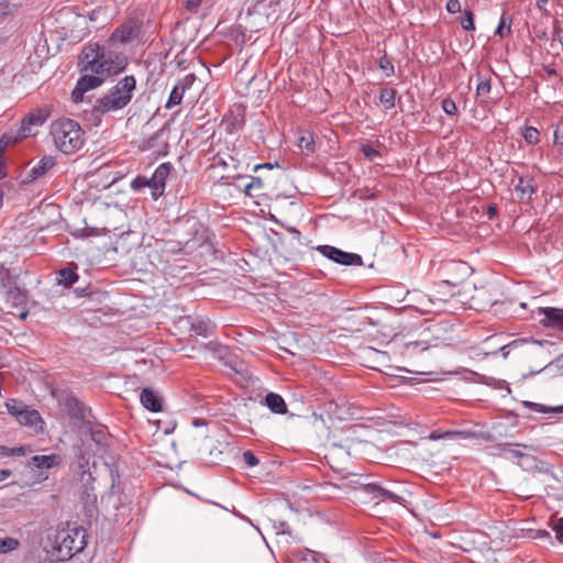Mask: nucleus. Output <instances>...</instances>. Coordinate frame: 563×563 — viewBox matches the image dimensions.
Wrapping results in <instances>:
<instances>
[{
  "label": "nucleus",
  "instance_id": "23",
  "mask_svg": "<svg viewBox=\"0 0 563 563\" xmlns=\"http://www.w3.org/2000/svg\"><path fill=\"white\" fill-rule=\"evenodd\" d=\"M396 90L393 88H383L379 91V101L386 110L395 107Z\"/></svg>",
  "mask_w": 563,
  "mask_h": 563
},
{
  "label": "nucleus",
  "instance_id": "13",
  "mask_svg": "<svg viewBox=\"0 0 563 563\" xmlns=\"http://www.w3.org/2000/svg\"><path fill=\"white\" fill-rule=\"evenodd\" d=\"M515 192L519 202L528 203L536 192V187L531 178L519 177L515 186Z\"/></svg>",
  "mask_w": 563,
  "mask_h": 563
},
{
  "label": "nucleus",
  "instance_id": "7",
  "mask_svg": "<svg viewBox=\"0 0 563 563\" xmlns=\"http://www.w3.org/2000/svg\"><path fill=\"white\" fill-rule=\"evenodd\" d=\"M317 251L324 257L344 266L362 265V257L355 253H349L331 245H319Z\"/></svg>",
  "mask_w": 563,
  "mask_h": 563
},
{
  "label": "nucleus",
  "instance_id": "15",
  "mask_svg": "<svg viewBox=\"0 0 563 563\" xmlns=\"http://www.w3.org/2000/svg\"><path fill=\"white\" fill-rule=\"evenodd\" d=\"M136 35V26L133 22L129 21L120 25L112 34V40L126 43L132 41Z\"/></svg>",
  "mask_w": 563,
  "mask_h": 563
},
{
  "label": "nucleus",
  "instance_id": "45",
  "mask_svg": "<svg viewBox=\"0 0 563 563\" xmlns=\"http://www.w3.org/2000/svg\"><path fill=\"white\" fill-rule=\"evenodd\" d=\"M27 452H30V450L26 446L20 445L8 449L7 454L22 456L25 455Z\"/></svg>",
  "mask_w": 563,
  "mask_h": 563
},
{
  "label": "nucleus",
  "instance_id": "19",
  "mask_svg": "<svg viewBox=\"0 0 563 563\" xmlns=\"http://www.w3.org/2000/svg\"><path fill=\"white\" fill-rule=\"evenodd\" d=\"M265 405L272 412L284 415L287 412V406L284 398L275 393H268L265 397Z\"/></svg>",
  "mask_w": 563,
  "mask_h": 563
},
{
  "label": "nucleus",
  "instance_id": "24",
  "mask_svg": "<svg viewBox=\"0 0 563 563\" xmlns=\"http://www.w3.org/2000/svg\"><path fill=\"white\" fill-rule=\"evenodd\" d=\"M282 0H252V5L256 12L269 14V10L274 9Z\"/></svg>",
  "mask_w": 563,
  "mask_h": 563
},
{
  "label": "nucleus",
  "instance_id": "2",
  "mask_svg": "<svg viewBox=\"0 0 563 563\" xmlns=\"http://www.w3.org/2000/svg\"><path fill=\"white\" fill-rule=\"evenodd\" d=\"M49 134L54 145L65 155L78 152L85 144V131L71 119H59L52 122Z\"/></svg>",
  "mask_w": 563,
  "mask_h": 563
},
{
  "label": "nucleus",
  "instance_id": "37",
  "mask_svg": "<svg viewBox=\"0 0 563 563\" xmlns=\"http://www.w3.org/2000/svg\"><path fill=\"white\" fill-rule=\"evenodd\" d=\"M148 185L147 183V177L145 176H137L135 177L132 181H131V188L134 190V191H139L143 188H146Z\"/></svg>",
  "mask_w": 563,
  "mask_h": 563
},
{
  "label": "nucleus",
  "instance_id": "30",
  "mask_svg": "<svg viewBox=\"0 0 563 563\" xmlns=\"http://www.w3.org/2000/svg\"><path fill=\"white\" fill-rule=\"evenodd\" d=\"M522 137L527 143L534 145L540 141V133L533 126H526L522 131Z\"/></svg>",
  "mask_w": 563,
  "mask_h": 563
},
{
  "label": "nucleus",
  "instance_id": "43",
  "mask_svg": "<svg viewBox=\"0 0 563 563\" xmlns=\"http://www.w3.org/2000/svg\"><path fill=\"white\" fill-rule=\"evenodd\" d=\"M511 32L510 25H505L504 19L500 20L499 25L497 26L495 33L499 35L500 37H505L509 35Z\"/></svg>",
  "mask_w": 563,
  "mask_h": 563
},
{
  "label": "nucleus",
  "instance_id": "17",
  "mask_svg": "<svg viewBox=\"0 0 563 563\" xmlns=\"http://www.w3.org/2000/svg\"><path fill=\"white\" fill-rule=\"evenodd\" d=\"M214 324L207 318L196 317L190 321V329L203 338H208L213 332Z\"/></svg>",
  "mask_w": 563,
  "mask_h": 563
},
{
  "label": "nucleus",
  "instance_id": "3",
  "mask_svg": "<svg viewBox=\"0 0 563 563\" xmlns=\"http://www.w3.org/2000/svg\"><path fill=\"white\" fill-rule=\"evenodd\" d=\"M135 89V77L124 76L107 93L96 100L93 109L102 114L122 110L131 102Z\"/></svg>",
  "mask_w": 563,
  "mask_h": 563
},
{
  "label": "nucleus",
  "instance_id": "33",
  "mask_svg": "<svg viewBox=\"0 0 563 563\" xmlns=\"http://www.w3.org/2000/svg\"><path fill=\"white\" fill-rule=\"evenodd\" d=\"M461 26L465 31H474L475 30L474 15L470 10L464 11V15L461 20Z\"/></svg>",
  "mask_w": 563,
  "mask_h": 563
},
{
  "label": "nucleus",
  "instance_id": "25",
  "mask_svg": "<svg viewBox=\"0 0 563 563\" xmlns=\"http://www.w3.org/2000/svg\"><path fill=\"white\" fill-rule=\"evenodd\" d=\"M78 280V274L71 268H63L59 271V283L71 286Z\"/></svg>",
  "mask_w": 563,
  "mask_h": 563
},
{
  "label": "nucleus",
  "instance_id": "46",
  "mask_svg": "<svg viewBox=\"0 0 563 563\" xmlns=\"http://www.w3.org/2000/svg\"><path fill=\"white\" fill-rule=\"evenodd\" d=\"M503 454L507 459H516V457L523 456V454L520 451L511 449V448L504 449Z\"/></svg>",
  "mask_w": 563,
  "mask_h": 563
},
{
  "label": "nucleus",
  "instance_id": "56",
  "mask_svg": "<svg viewBox=\"0 0 563 563\" xmlns=\"http://www.w3.org/2000/svg\"><path fill=\"white\" fill-rule=\"evenodd\" d=\"M536 2H537V5H538L539 8H541V7H543V5H545V4H547L548 0H536Z\"/></svg>",
  "mask_w": 563,
  "mask_h": 563
},
{
  "label": "nucleus",
  "instance_id": "51",
  "mask_svg": "<svg viewBox=\"0 0 563 563\" xmlns=\"http://www.w3.org/2000/svg\"><path fill=\"white\" fill-rule=\"evenodd\" d=\"M430 439H432V440H440V439H444V432L433 431V432L430 434Z\"/></svg>",
  "mask_w": 563,
  "mask_h": 563
},
{
  "label": "nucleus",
  "instance_id": "5",
  "mask_svg": "<svg viewBox=\"0 0 563 563\" xmlns=\"http://www.w3.org/2000/svg\"><path fill=\"white\" fill-rule=\"evenodd\" d=\"M46 119L47 112L42 109L27 113L23 118L19 129H10L0 137V155H2L9 145L36 135L37 128H40Z\"/></svg>",
  "mask_w": 563,
  "mask_h": 563
},
{
  "label": "nucleus",
  "instance_id": "22",
  "mask_svg": "<svg viewBox=\"0 0 563 563\" xmlns=\"http://www.w3.org/2000/svg\"><path fill=\"white\" fill-rule=\"evenodd\" d=\"M173 169L170 163H162L154 170L152 178L165 190L166 180Z\"/></svg>",
  "mask_w": 563,
  "mask_h": 563
},
{
  "label": "nucleus",
  "instance_id": "26",
  "mask_svg": "<svg viewBox=\"0 0 563 563\" xmlns=\"http://www.w3.org/2000/svg\"><path fill=\"white\" fill-rule=\"evenodd\" d=\"M20 545V542L18 539L12 537H7L3 539H0V554H7L12 551H15Z\"/></svg>",
  "mask_w": 563,
  "mask_h": 563
},
{
  "label": "nucleus",
  "instance_id": "49",
  "mask_svg": "<svg viewBox=\"0 0 563 563\" xmlns=\"http://www.w3.org/2000/svg\"><path fill=\"white\" fill-rule=\"evenodd\" d=\"M277 533L290 536V528H289L288 523L285 521L279 522V530L277 531Z\"/></svg>",
  "mask_w": 563,
  "mask_h": 563
},
{
  "label": "nucleus",
  "instance_id": "31",
  "mask_svg": "<svg viewBox=\"0 0 563 563\" xmlns=\"http://www.w3.org/2000/svg\"><path fill=\"white\" fill-rule=\"evenodd\" d=\"M378 67L382 71H384L386 77H390L395 73L394 64L389 57L386 55L382 56L378 59Z\"/></svg>",
  "mask_w": 563,
  "mask_h": 563
},
{
  "label": "nucleus",
  "instance_id": "36",
  "mask_svg": "<svg viewBox=\"0 0 563 563\" xmlns=\"http://www.w3.org/2000/svg\"><path fill=\"white\" fill-rule=\"evenodd\" d=\"M441 107L442 110L449 115H454L457 111L455 102L450 98L443 99Z\"/></svg>",
  "mask_w": 563,
  "mask_h": 563
},
{
  "label": "nucleus",
  "instance_id": "52",
  "mask_svg": "<svg viewBox=\"0 0 563 563\" xmlns=\"http://www.w3.org/2000/svg\"><path fill=\"white\" fill-rule=\"evenodd\" d=\"M11 475V472L8 470H0V482L5 481Z\"/></svg>",
  "mask_w": 563,
  "mask_h": 563
},
{
  "label": "nucleus",
  "instance_id": "60",
  "mask_svg": "<svg viewBox=\"0 0 563 563\" xmlns=\"http://www.w3.org/2000/svg\"><path fill=\"white\" fill-rule=\"evenodd\" d=\"M489 213H492V214H493V213H495V209H494V208H490V209H489Z\"/></svg>",
  "mask_w": 563,
  "mask_h": 563
},
{
  "label": "nucleus",
  "instance_id": "58",
  "mask_svg": "<svg viewBox=\"0 0 563 563\" xmlns=\"http://www.w3.org/2000/svg\"><path fill=\"white\" fill-rule=\"evenodd\" d=\"M559 41H560V43L563 46V31H561L560 34H559Z\"/></svg>",
  "mask_w": 563,
  "mask_h": 563
},
{
  "label": "nucleus",
  "instance_id": "1",
  "mask_svg": "<svg viewBox=\"0 0 563 563\" xmlns=\"http://www.w3.org/2000/svg\"><path fill=\"white\" fill-rule=\"evenodd\" d=\"M80 65L82 71L104 78L122 71L126 66V58L115 52L106 51L103 46L93 43L82 49Z\"/></svg>",
  "mask_w": 563,
  "mask_h": 563
},
{
  "label": "nucleus",
  "instance_id": "18",
  "mask_svg": "<svg viewBox=\"0 0 563 563\" xmlns=\"http://www.w3.org/2000/svg\"><path fill=\"white\" fill-rule=\"evenodd\" d=\"M103 82V78L96 74L87 73L86 75L81 76L76 86H77V92L80 91H89L91 89H95L99 86H101Z\"/></svg>",
  "mask_w": 563,
  "mask_h": 563
},
{
  "label": "nucleus",
  "instance_id": "14",
  "mask_svg": "<svg viewBox=\"0 0 563 563\" xmlns=\"http://www.w3.org/2000/svg\"><path fill=\"white\" fill-rule=\"evenodd\" d=\"M140 401L144 408L152 412L162 410V398L157 391L152 388H143L140 394Z\"/></svg>",
  "mask_w": 563,
  "mask_h": 563
},
{
  "label": "nucleus",
  "instance_id": "48",
  "mask_svg": "<svg viewBox=\"0 0 563 563\" xmlns=\"http://www.w3.org/2000/svg\"><path fill=\"white\" fill-rule=\"evenodd\" d=\"M262 187V180L258 177L252 179V181L245 186V192L249 194L253 188Z\"/></svg>",
  "mask_w": 563,
  "mask_h": 563
},
{
  "label": "nucleus",
  "instance_id": "27",
  "mask_svg": "<svg viewBox=\"0 0 563 563\" xmlns=\"http://www.w3.org/2000/svg\"><path fill=\"white\" fill-rule=\"evenodd\" d=\"M5 407L8 409V412L15 417V419L18 420L27 406L15 399H9L5 402Z\"/></svg>",
  "mask_w": 563,
  "mask_h": 563
},
{
  "label": "nucleus",
  "instance_id": "10",
  "mask_svg": "<svg viewBox=\"0 0 563 563\" xmlns=\"http://www.w3.org/2000/svg\"><path fill=\"white\" fill-rule=\"evenodd\" d=\"M16 421L21 426H25L33 429L36 433L44 431L45 422L42 419L38 411L35 409H30L29 407H26Z\"/></svg>",
  "mask_w": 563,
  "mask_h": 563
},
{
  "label": "nucleus",
  "instance_id": "59",
  "mask_svg": "<svg viewBox=\"0 0 563 563\" xmlns=\"http://www.w3.org/2000/svg\"><path fill=\"white\" fill-rule=\"evenodd\" d=\"M26 316H27V312H25V311L20 312V318L21 319H25Z\"/></svg>",
  "mask_w": 563,
  "mask_h": 563
},
{
  "label": "nucleus",
  "instance_id": "21",
  "mask_svg": "<svg viewBox=\"0 0 563 563\" xmlns=\"http://www.w3.org/2000/svg\"><path fill=\"white\" fill-rule=\"evenodd\" d=\"M367 490L372 493L375 498H380L382 500H389L393 503H400L401 500V497L388 489H385L378 484H369Z\"/></svg>",
  "mask_w": 563,
  "mask_h": 563
},
{
  "label": "nucleus",
  "instance_id": "38",
  "mask_svg": "<svg viewBox=\"0 0 563 563\" xmlns=\"http://www.w3.org/2000/svg\"><path fill=\"white\" fill-rule=\"evenodd\" d=\"M473 435L471 431L450 430L444 432V438L468 439Z\"/></svg>",
  "mask_w": 563,
  "mask_h": 563
},
{
  "label": "nucleus",
  "instance_id": "11",
  "mask_svg": "<svg viewBox=\"0 0 563 563\" xmlns=\"http://www.w3.org/2000/svg\"><path fill=\"white\" fill-rule=\"evenodd\" d=\"M192 81H194L192 75L186 76L183 80H179L172 89L169 98H168L165 107L167 109H172L175 106H178L184 98V93H185L186 89L191 86Z\"/></svg>",
  "mask_w": 563,
  "mask_h": 563
},
{
  "label": "nucleus",
  "instance_id": "20",
  "mask_svg": "<svg viewBox=\"0 0 563 563\" xmlns=\"http://www.w3.org/2000/svg\"><path fill=\"white\" fill-rule=\"evenodd\" d=\"M62 462L60 457L57 454H49V455H34L31 459L32 465H34L37 468H52L54 466L59 465Z\"/></svg>",
  "mask_w": 563,
  "mask_h": 563
},
{
  "label": "nucleus",
  "instance_id": "44",
  "mask_svg": "<svg viewBox=\"0 0 563 563\" xmlns=\"http://www.w3.org/2000/svg\"><path fill=\"white\" fill-rule=\"evenodd\" d=\"M445 9L449 13H457L461 11V3L459 0H448Z\"/></svg>",
  "mask_w": 563,
  "mask_h": 563
},
{
  "label": "nucleus",
  "instance_id": "4",
  "mask_svg": "<svg viewBox=\"0 0 563 563\" xmlns=\"http://www.w3.org/2000/svg\"><path fill=\"white\" fill-rule=\"evenodd\" d=\"M87 544V532L82 527H65L56 531L54 551L56 558L65 561L81 552Z\"/></svg>",
  "mask_w": 563,
  "mask_h": 563
},
{
  "label": "nucleus",
  "instance_id": "32",
  "mask_svg": "<svg viewBox=\"0 0 563 563\" xmlns=\"http://www.w3.org/2000/svg\"><path fill=\"white\" fill-rule=\"evenodd\" d=\"M526 406L534 409L538 412H563V405L556 407H545L537 402H526Z\"/></svg>",
  "mask_w": 563,
  "mask_h": 563
},
{
  "label": "nucleus",
  "instance_id": "16",
  "mask_svg": "<svg viewBox=\"0 0 563 563\" xmlns=\"http://www.w3.org/2000/svg\"><path fill=\"white\" fill-rule=\"evenodd\" d=\"M164 135V128L157 130L151 137H148L145 142L144 150L153 151L154 154L158 156H165L167 155V143L165 141L162 142V145L157 146V142L162 139Z\"/></svg>",
  "mask_w": 563,
  "mask_h": 563
},
{
  "label": "nucleus",
  "instance_id": "47",
  "mask_svg": "<svg viewBox=\"0 0 563 563\" xmlns=\"http://www.w3.org/2000/svg\"><path fill=\"white\" fill-rule=\"evenodd\" d=\"M203 0H184V5L187 10L194 11L196 10Z\"/></svg>",
  "mask_w": 563,
  "mask_h": 563
},
{
  "label": "nucleus",
  "instance_id": "40",
  "mask_svg": "<svg viewBox=\"0 0 563 563\" xmlns=\"http://www.w3.org/2000/svg\"><path fill=\"white\" fill-rule=\"evenodd\" d=\"M553 135L555 146L563 151V124L556 125Z\"/></svg>",
  "mask_w": 563,
  "mask_h": 563
},
{
  "label": "nucleus",
  "instance_id": "9",
  "mask_svg": "<svg viewBox=\"0 0 563 563\" xmlns=\"http://www.w3.org/2000/svg\"><path fill=\"white\" fill-rule=\"evenodd\" d=\"M499 339H500L499 335H493V336L487 338L484 343L485 344L494 343V349L493 350L481 349V351L477 353V355H483L484 357H487L489 355H495L498 352H500L503 357L507 358L510 353V350L522 343L521 340H514L507 344H499V342H497V341H499Z\"/></svg>",
  "mask_w": 563,
  "mask_h": 563
},
{
  "label": "nucleus",
  "instance_id": "8",
  "mask_svg": "<svg viewBox=\"0 0 563 563\" xmlns=\"http://www.w3.org/2000/svg\"><path fill=\"white\" fill-rule=\"evenodd\" d=\"M55 158L53 156L42 157L33 167L21 176V184L29 185L40 178L55 166Z\"/></svg>",
  "mask_w": 563,
  "mask_h": 563
},
{
  "label": "nucleus",
  "instance_id": "6",
  "mask_svg": "<svg viewBox=\"0 0 563 563\" xmlns=\"http://www.w3.org/2000/svg\"><path fill=\"white\" fill-rule=\"evenodd\" d=\"M0 292L12 307H23L26 302V294L16 286L15 279L3 266H0Z\"/></svg>",
  "mask_w": 563,
  "mask_h": 563
},
{
  "label": "nucleus",
  "instance_id": "57",
  "mask_svg": "<svg viewBox=\"0 0 563 563\" xmlns=\"http://www.w3.org/2000/svg\"><path fill=\"white\" fill-rule=\"evenodd\" d=\"M260 167H265V168H269L271 169V168H273V165L271 163H266L264 165H257L256 169L260 168Z\"/></svg>",
  "mask_w": 563,
  "mask_h": 563
},
{
  "label": "nucleus",
  "instance_id": "42",
  "mask_svg": "<svg viewBox=\"0 0 563 563\" xmlns=\"http://www.w3.org/2000/svg\"><path fill=\"white\" fill-rule=\"evenodd\" d=\"M552 529L560 542H563V518L553 520Z\"/></svg>",
  "mask_w": 563,
  "mask_h": 563
},
{
  "label": "nucleus",
  "instance_id": "50",
  "mask_svg": "<svg viewBox=\"0 0 563 563\" xmlns=\"http://www.w3.org/2000/svg\"><path fill=\"white\" fill-rule=\"evenodd\" d=\"M86 91H80V92H77V86L75 87V89L73 90L71 92V99L74 100V102H79L82 100V96Z\"/></svg>",
  "mask_w": 563,
  "mask_h": 563
},
{
  "label": "nucleus",
  "instance_id": "28",
  "mask_svg": "<svg viewBox=\"0 0 563 563\" xmlns=\"http://www.w3.org/2000/svg\"><path fill=\"white\" fill-rule=\"evenodd\" d=\"M298 146L306 154L312 153L314 151V141L310 133H306L298 139Z\"/></svg>",
  "mask_w": 563,
  "mask_h": 563
},
{
  "label": "nucleus",
  "instance_id": "54",
  "mask_svg": "<svg viewBox=\"0 0 563 563\" xmlns=\"http://www.w3.org/2000/svg\"><path fill=\"white\" fill-rule=\"evenodd\" d=\"M421 344L419 342H417V341L416 342H409V343L406 344V349L407 350H411V349H416V347H418Z\"/></svg>",
  "mask_w": 563,
  "mask_h": 563
},
{
  "label": "nucleus",
  "instance_id": "29",
  "mask_svg": "<svg viewBox=\"0 0 563 563\" xmlns=\"http://www.w3.org/2000/svg\"><path fill=\"white\" fill-rule=\"evenodd\" d=\"M492 85L490 79L483 78L478 75V84L476 86V96L477 97H487L490 93Z\"/></svg>",
  "mask_w": 563,
  "mask_h": 563
},
{
  "label": "nucleus",
  "instance_id": "12",
  "mask_svg": "<svg viewBox=\"0 0 563 563\" xmlns=\"http://www.w3.org/2000/svg\"><path fill=\"white\" fill-rule=\"evenodd\" d=\"M539 314L544 317L542 323L545 327L556 328L563 331V309L554 307L539 308Z\"/></svg>",
  "mask_w": 563,
  "mask_h": 563
},
{
  "label": "nucleus",
  "instance_id": "53",
  "mask_svg": "<svg viewBox=\"0 0 563 563\" xmlns=\"http://www.w3.org/2000/svg\"><path fill=\"white\" fill-rule=\"evenodd\" d=\"M451 286H452V285H451V283H450V282H448V280H443V282H441V283L439 284L440 292H444L443 290H444L445 288L451 287Z\"/></svg>",
  "mask_w": 563,
  "mask_h": 563
},
{
  "label": "nucleus",
  "instance_id": "34",
  "mask_svg": "<svg viewBox=\"0 0 563 563\" xmlns=\"http://www.w3.org/2000/svg\"><path fill=\"white\" fill-rule=\"evenodd\" d=\"M361 152L368 161H374L375 158L380 156V153L378 150H376L371 144H363L361 146Z\"/></svg>",
  "mask_w": 563,
  "mask_h": 563
},
{
  "label": "nucleus",
  "instance_id": "35",
  "mask_svg": "<svg viewBox=\"0 0 563 563\" xmlns=\"http://www.w3.org/2000/svg\"><path fill=\"white\" fill-rule=\"evenodd\" d=\"M147 187L151 189V196L154 200H157L164 195V189L151 177L147 178Z\"/></svg>",
  "mask_w": 563,
  "mask_h": 563
},
{
  "label": "nucleus",
  "instance_id": "39",
  "mask_svg": "<svg viewBox=\"0 0 563 563\" xmlns=\"http://www.w3.org/2000/svg\"><path fill=\"white\" fill-rule=\"evenodd\" d=\"M90 438L98 445H102L107 439V435L103 430L97 429V430H91Z\"/></svg>",
  "mask_w": 563,
  "mask_h": 563
},
{
  "label": "nucleus",
  "instance_id": "55",
  "mask_svg": "<svg viewBox=\"0 0 563 563\" xmlns=\"http://www.w3.org/2000/svg\"><path fill=\"white\" fill-rule=\"evenodd\" d=\"M192 424H194L195 427H201V426H206V421H205V420H202V419H194V420H192Z\"/></svg>",
  "mask_w": 563,
  "mask_h": 563
},
{
  "label": "nucleus",
  "instance_id": "41",
  "mask_svg": "<svg viewBox=\"0 0 563 563\" xmlns=\"http://www.w3.org/2000/svg\"><path fill=\"white\" fill-rule=\"evenodd\" d=\"M242 456L245 464L250 467H254L260 463V460L255 456V454L252 451L243 452Z\"/></svg>",
  "mask_w": 563,
  "mask_h": 563
}]
</instances>
